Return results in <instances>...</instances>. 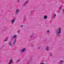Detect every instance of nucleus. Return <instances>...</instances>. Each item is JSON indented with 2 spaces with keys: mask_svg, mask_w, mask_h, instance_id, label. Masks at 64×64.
I'll use <instances>...</instances> for the list:
<instances>
[{
  "mask_svg": "<svg viewBox=\"0 0 64 64\" xmlns=\"http://www.w3.org/2000/svg\"><path fill=\"white\" fill-rule=\"evenodd\" d=\"M61 29L59 28L58 30V31L57 32V33L58 35H59V34L61 33Z\"/></svg>",
  "mask_w": 64,
  "mask_h": 64,
  "instance_id": "1",
  "label": "nucleus"
},
{
  "mask_svg": "<svg viewBox=\"0 0 64 64\" xmlns=\"http://www.w3.org/2000/svg\"><path fill=\"white\" fill-rule=\"evenodd\" d=\"M20 11V10L19 9H17L16 10L15 13L16 14H17Z\"/></svg>",
  "mask_w": 64,
  "mask_h": 64,
  "instance_id": "2",
  "label": "nucleus"
},
{
  "mask_svg": "<svg viewBox=\"0 0 64 64\" xmlns=\"http://www.w3.org/2000/svg\"><path fill=\"white\" fill-rule=\"evenodd\" d=\"M26 50V48H24L21 51V52H24Z\"/></svg>",
  "mask_w": 64,
  "mask_h": 64,
  "instance_id": "3",
  "label": "nucleus"
},
{
  "mask_svg": "<svg viewBox=\"0 0 64 64\" xmlns=\"http://www.w3.org/2000/svg\"><path fill=\"white\" fill-rule=\"evenodd\" d=\"M17 37V35L16 34L14 35L13 36V38H16Z\"/></svg>",
  "mask_w": 64,
  "mask_h": 64,
  "instance_id": "4",
  "label": "nucleus"
},
{
  "mask_svg": "<svg viewBox=\"0 0 64 64\" xmlns=\"http://www.w3.org/2000/svg\"><path fill=\"white\" fill-rule=\"evenodd\" d=\"M15 19H13L12 20L11 22H12V23H14V21H15Z\"/></svg>",
  "mask_w": 64,
  "mask_h": 64,
  "instance_id": "5",
  "label": "nucleus"
},
{
  "mask_svg": "<svg viewBox=\"0 0 64 64\" xmlns=\"http://www.w3.org/2000/svg\"><path fill=\"white\" fill-rule=\"evenodd\" d=\"M46 49L47 51H48L49 50V47H48V46H46Z\"/></svg>",
  "mask_w": 64,
  "mask_h": 64,
  "instance_id": "6",
  "label": "nucleus"
},
{
  "mask_svg": "<svg viewBox=\"0 0 64 64\" xmlns=\"http://www.w3.org/2000/svg\"><path fill=\"white\" fill-rule=\"evenodd\" d=\"M47 18V16H44V19H46Z\"/></svg>",
  "mask_w": 64,
  "mask_h": 64,
  "instance_id": "7",
  "label": "nucleus"
},
{
  "mask_svg": "<svg viewBox=\"0 0 64 64\" xmlns=\"http://www.w3.org/2000/svg\"><path fill=\"white\" fill-rule=\"evenodd\" d=\"M16 38L14 42L13 43V45H15V41H16Z\"/></svg>",
  "mask_w": 64,
  "mask_h": 64,
  "instance_id": "8",
  "label": "nucleus"
},
{
  "mask_svg": "<svg viewBox=\"0 0 64 64\" xmlns=\"http://www.w3.org/2000/svg\"><path fill=\"white\" fill-rule=\"evenodd\" d=\"M56 15L55 14H54L53 15V17L54 18H55V16H56Z\"/></svg>",
  "mask_w": 64,
  "mask_h": 64,
  "instance_id": "9",
  "label": "nucleus"
},
{
  "mask_svg": "<svg viewBox=\"0 0 64 64\" xmlns=\"http://www.w3.org/2000/svg\"><path fill=\"white\" fill-rule=\"evenodd\" d=\"M9 44L10 46H12V44H11V42H9Z\"/></svg>",
  "mask_w": 64,
  "mask_h": 64,
  "instance_id": "10",
  "label": "nucleus"
},
{
  "mask_svg": "<svg viewBox=\"0 0 64 64\" xmlns=\"http://www.w3.org/2000/svg\"><path fill=\"white\" fill-rule=\"evenodd\" d=\"M7 39H8V38H6L4 40V42H6L7 40Z\"/></svg>",
  "mask_w": 64,
  "mask_h": 64,
  "instance_id": "11",
  "label": "nucleus"
},
{
  "mask_svg": "<svg viewBox=\"0 0 64 64\" xmlns=\"http://www.w3.org/2000/svg\"><path fill=\"white\" fill-rule=\"evenodd\" d=\"M47 33H49V30H48L47 31Z\"/></svg>",
  "mask_w": 64,
  "mask_h": 64,
  "instance_id": "12",
  "label": "nucleus"
},
{
  "mask_svg": "<svg viewBox=\"0 0 64 64\" xmlns=\"http://www.w3.org/2000/svg\"><path fill=\"white\" fill-rule=\"evenodd\" d=\"M28 1H26V4H27V3H28Z\"/></svg>",
  "mask_w": 64,
  "mask_h": 64,
  "instance_id": "13",
  "label": "nucleus"
},
{
  "mask_svg": "<svg viewBox=\"0 0 64 64\" xmlns=\"http://www.w3.org/2000/svg\"><path fill=\"white\" fill-rule=\"evenodd\" d=\"M18 61H20V60H18L17 61V62H18Z\"/></svg>",
  "mask_w": 64,
  "mask_h": 64,
  "instance_id": "14",
  "label": "nucleus"
},
{
  "mask_svg": "<svg viewBox=\"0 0 64 64\" xmlns=\"http://www.w3.org/2000/svg\"><path fill=\"white\" fill-rule=\"evenodd\" d=\"M20 26L21 27H23V25H21Z\"/></svg>",
  "mask_w": 64,
  "mask_h": 64,
  "instance_id": "15",
  "label": "nucleus"
},
{
  "mask_svg": "<svg viewBox=\"0 0 64 64\" xmlns=\"http://www.w3.org/2000/svg\"><path fill=\"white\" fill-rule=\"evenodd\" d=\"M20 0H18V2H19Z\"/></svg>",
  "mask_w": 64,
  "mask_h": 64,
  "instance_id": "16",
  "label": "nucleus"
},
{
  "mask_svg": "<svg viewBox=\"0 0 64 64\" xmlns=\"http://www.w3.org/2000/svg\"><path fill=\"white\" fill-rule=\"evenodd\" d=\"M61 8L60 7L59 8L60 10V9H61Z\"/></svg>",
  "mask_w": 64,
  "mask_h": 64,
  "instance_id": "17",
  "label": "nucleus"
},
{
  "mask_svg": "<svg viewBox=\"0 0 64 64\" xmlns=\"http://www.w3.org/2000/svg\"><path fill=\"white\" fill-rule=\"evenodd\" d=\"M50 56H52V54H50Z\"/></svg>",
  "mask_w": 64,
  "mask_h": 64,
  "instance_id": "18",
  "label": "nucleus"
},
{
  "mask_svg": "<svg viewBox=\"0 0 64 64\" xmlns=\"http://www.w3.org/2000/svg\"><path fill=\"white\" fill-rule=\"evenodd\" d=\"M62 62H63V61L62 60V61H61V62L62 63Z\"/></svg>",
  "mask_w": 64,
  "mask_h": 64,
  "instance_id": "19",
  "label": "nucleus"
},
{
  "mask_svg": "<svg viewBox=\"0 0 64 64\" xmlns=\"http://www.w3.org/2000/svg\"><path fill=\"white\" fill-rule=\"evenodd\" d=\"M38 49H39V48H40V47H38Z\"/></svg>",
  "mask_w": 64,
  "mask_h": 64,
  "instance_id": "20",
  "label": "nucleus"
},
{
  "mask_svg": "<svg viewBox=\"0 0 64 64\" xmlns=\"http://www.w3.org/2000/svg\"><path fill=\"white\" fill-rule=\"evenodd\" d=\"M63 12H64V9L63 10Z\"/></svg>",
  "mask_w": 64,
  "mask_h": 64,
  "instance_id": "21",
  "label": "nucleus"
},
{
  "mask_svg": "<svg viewBox=\"0 0 64 64\" xmlns=\"http://www.w3.org/2000/svg\"><path fill=\"white\" fill-rule=\"evenodd\" d=\"M32 37V36H30V37Z\"/></svg>",
  "mask_w": 64,
  "mask_h": 64,
  "instance_id": "22",
  "label": "nucleus"
}]
</instances>
